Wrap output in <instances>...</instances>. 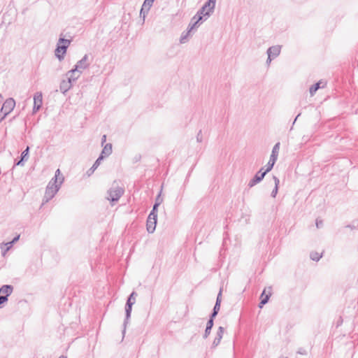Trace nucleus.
Returning a JSON list of instances; mask_svg holds the SVG:
<instances>
[{
	"instance_id": "f257e3e1",
	"label": "nucleus",
	"mask_w": 358,
	"mask_h": 358,
	"mask_svg": "<svg viewBox=\"0 0 358 358\" xmlns=\"http://www.w3.org/2000/svg\"><path fill=\"white\" fill-rule=\"evenodd\" d=\"M216 0H208L191 19V29L198 28L213 13Z\"/></svg>"
},
{
	"instance_id": "f03ea898",
	"label": "nucleus",
	"mask_w": 358,
	"mask_h": 358,
	"mask_svg": "<svg viewBox=\"0 0 358 358\" xmlns=\"http://www.w3.org/2000/svg\"><path fill=\"white\" fill-rule=\"evenodd\" d=\"M64 180V178L63 175L61 173L60 170L57 169L55 171L54 178L51 179L46 187L45 195L43 199V204L48 203L55 196Z\"/></svg>"
},
{
	"instance_id": "7ed1b4c3",
	"label": "nucleus",
	"mask_w": 358,
	"mask_h": 358,
	"mask_svg": "<svg viewBox=\"0 0 358 358\" xmlns=\"http://www.w3.org/2000/svg\"><path fill=\"white\" fill-rule=\"evenodd\" d=\"M71 40L64 38L63 34H60L55 50V56L59 61H62L64 59V56L66 53L69 46L71 44Z\"/></svg>"
},
{
	"instance_id": "20e7f679",
	"label": "nucleus",
	"mask_w": 358,
	"mask_h": 358,
	"mask_svg": "<svg viewBox=\"0 0 358 358\" xmlns=\"http://www.w3.org/2000/svg\"><path fill=\"white\" fill-rule=\"evenodd\" d=\"M124 193V188L116 185V181H114L112 187L108 190V196L106 197L110 201V204L113 206L115 203L117 202L119 199Z\"/></svg>"
},
{
	"instance_id": "39448f33",
	"label": "nucleus",
	"mask_w": 358,
	"mask_h": 358,
	"mask_svg": "<svg viewBox=\"0 0 358 358\" xmlns=\"http://www.w3.org/2000/svg\"><path fill=\"white\" fill-rule=\"evenodd\" d=\"M157 222V212L151 210L146 222V229L149 234H152L155 231Z\"/></svg>"
},
{
	"instance_id": "423d86ee",
	"label": "nucleus",
	"mask_w": 358,
	"mask_h": 358,
	"mask_svg": "<svg viewBox=\"0 0 358 358\" xmlns=\"http://www.w3.org/2000/svg\"><path fill=\"white\" fill-rule=\"evenodd\" d=\"M155 0H145L141 9L140 10V17L143 19V23L145 22V19L146 17V15L150 11V8L152 7L153 2Z\"/></svg>"
},
{
	"instance_id": "0eeeda50",
	"label": "nucleus",
	"mask_w": 358,
	"mask_h": 358,
	"mask_svg": "<svg viewBox=\"0 0 358 358\" xmlns=\"http://www.w3.org/2000/svg\"><path fill=\"white\" fill-rule=\"evenodd\" d=\"M264 168H262L259 171L256 173L255 176L249 181L248 182V187H252L253 186L256 185L259 182H260L264 178V176L266 175L264 171Z\"/></svg>"
},
{
	"instance_id": "6e6552de",
	"label": "nucleus",
	"mask_w": 358,
	"mask_h": 358,
	"mask_svg": "<svg viewBox=\"0 0 358 358\" xmlns=\"http://www.w3.org/2000/svg\"><path fill=\"white\" fill-rule=\"evenodd\" d=\"M281 50V46L280 45H273L268 48L267 50V55H268V60H272L276 57H278Z\"/></svg>"
},
{
	"instance_id": "1a4fd4ad",
	"label": "nucleus",
	"mask_w": 358,
	"mask_h": 358,
	"mask_svg": "<svg viewBox=\"0 0 358 358\" xmlns=\"http://www.w3.org/2000/svg\"><path fill=\"white\" fill-rule=\"evenodd\" d=\"M89 66L90 63L88 62V55H85L74 66V71H82L88 68Z\"/></svg>"
},
{
	"instance_id": "9d476101",
	"label": "nucleus",
	"mask_w": 358,
	"mask_h": 358,
	"mask_svg": "<svg viewBox=\"0 0 358 358\" xmlns=\"http://www.w3.org/2000/svg\"><path fill=\"white\" fill-rule=\"evenodd\" d=\"M42 94L41 92L36 93L34 96L33 113H35L40 110L42 106Z\"/></svg>"
},
{
	"instance_id": "9b49d317",
	"label": "nucleus",
	"mask_w": 358,
	"mask_h": 358,
	"mask_svg": "<svg viewBox=\"0 0 358 358\" xmlns=\"http://www.w3.org/2000/svg\"><path fill=\"white\" fill-rule=\"evenodd\" d=\"M29 150H30L29 146H27L26 149L22 152V153L20 155V160H18L17 162H15V166H23L24 165V163L29 159Z\"/></svg>"
},
{
	"instance_id": "f8f14e48",
	"label": "nucleus",
	"mask_w": 358,
	"mask_h": 358,
	"mask_svg": "<svg viewBox=\"0 0 358 358\" xmlns=\"http://www.w3.org/2000/svg\"><path fill=\"white\" fill-rule=\"evenodd\" d=\"M131 310H132V305H130V303H126V304H125V318H124V323H123L124 329L122 330L123 335L125 334L126 327H127V324L129 323V318L131 317Z\"/></svg>"
},
{
	"instance_id": "ddd939ff",
	"label": "nucleus",
	"mask_w": 358,
	"mask_h": 358,
	"mask_svg": "<svg viewBox=\"0 0 358 358\" xmlns=\"http://www.w3.org/2000/svg\"><path fill=\"white\" fill-rule=\"evenodd\" d=\"M224 328L223 327H220L218 328L216 336L213 341L211 348H215L220 343L224 334Z\"/></svg>"
},
{
	"instance_id": "4468645a",
	"label": "nucleus",
	"mask_w": 358,
	"mask_h": 358,
	"mask_svg": "<svg viewBox=\"0 0 358 358\" xmlns=\"http://www.w3.org/2000/svg\"><path fill=\"white\" fill-rule=\"evenodd\" d=\"M82 71H74V68H73L66 73V76L67 79L73 83L78 79Z\"/></svg>"
},
{
	"instance_id": "2eb2a0df",
	"label": "nucleus",
	"mask_w": 358,
	"mask_h": 358,
	"mask_svg": "<svg viewBox=\"0 0 358 358\" xmlns=\"http://www.w3.org/2000/svg\"><path fill=\"white\" fill-rule=\"evenodd\" d=\"M268 289H270V291L266 294V289H264L260 296V302L258 305L259 308H262L263 306L266 304L271 297V287H268Z\"/></svg>"
},
{
	"instance_id": "dca6fc26",
	"label": "nucleus",
	"mask_w": 358,
	"mask_h": 358,
	"mask_svg": "<svg viewBox=\"0 0 358 358\" xmlns=\"http://www.w3.org/2000/svg\"><path fill=\"white\" fill-rule=\"evenodd\" d=\"M73 83L67 80H63L60 83L59 85V90L63 94H65L66 92H68L71 87H72Z\"/></svg>"
},
{
	"instance_id": "f3484780",
	"label": "nucleus",
	"mask_w": 358,
	"mask_h": 358,
	"mask_svg": "<svg viewBox=\"0 0 358 358\" xmlns=\"http://www.w3.org/2000/svg\"><path fill=\"white\" fill-rule=\"evenodd\" d=\"M326 85V83L323 82L322 80H320L317 82L316 83L311 85L310 87V94L311 96L314 95V94L320 88L324 87Z\"/></svg>"
},
{
	"instance_id": "a211bd4d",
	"label": "nucleus",
	"mask_w": 358,
	"mask_h": 358,
	"mask_svg": "<svg viewBox=\"0 0 358 358\" xmlns=\"http://www.w3.org/2000/svg\"><path fill=\"white\" fill-rule=\"evenodd\" d=\"M13 287L10 285H4L0 288V293L8 298L13 292Z\"/></svg>"
},
{
	"instance_id": "6ab92c4d",
	"label": "nucleus",
	"mask_w": 358,
	"mask_h": 358,
	"mask_svg": "<svg viewBox=\"0 0 358 358\" xmlns=\"http://www.w3.org/2000/svg\"><path fill=\"white\" fill-rule=\"evenodd\" d=\"M112 153V144L107 143L103 148L100 155L99 157H102V160L108 157Z\"/></svg>"
},
{
	"instance_id": "aec40b11",
	"label": "nucleus",
	"mask_w": 358,
	"mask_h": 358,
	"mask_svg": "<svg viewBox=\"0 0 358 358\" xmlns=\"http://www.w3.org/2000/svg\"><path fill=\"white\" fill-rule=\"evenodd\" d=\"M280 142H278L273 147L271 155L270 156V159H272V161L274 160L276 162L278 159V153L280 150Z\"/></svg>"
},
{
	"instance_id": "412c9836",
	"label": "nucleus",
	"mask_w": 358,
	"mask_h": 358,
	"mask_svg": "<svg viewBox=\"0 0 358 358\" xmlns=\"http://www.w3.org/2000/svg\"><path fill=\"white\" fill-rule=\"evenodd\" d=\"M213 325H214V320L208 319V320L207 322V324H206V329H205L204 334L203 335V338L204 339L207 338L208 337V336L210 335L211 329H212Z\"/></svg>"
},
{
	"instance_id": "4be33fe9",
	"label": "nucleus",
	"mask_w": 358,
	"mask_h": 358,
	"mask_svg": "<svg viewBox=\"0 0 358 358\" xmlns=\"http://www.w3.org/2000/svg\"><path fill=\"white\" fill-rule=\"evenodd\" d=\"M101 161H102V157H99L96 159V160L95 161V162L94 163L92 166L87 171V175L88 176H90L94 172V171L100 165V163H101Z\"/></svg>"
},
{
	"instance_id": "5701e85b",
	"label": "nucleus",
	"mask_w": 358,
	"mask_h": 358,
	"mask_svg": "<svg viewBox=\"0 0 358 358\" xmlns=\"http://www.w3.org/2000/svg\"><path fill=\"white\" fill-rule=\"evenodd\" d=\"M194 29H191V22H190L189 24V26H188L187 31L186 32L184 31V32L182 33V35H181L180 38V42L181 43H185L187 41L188 36L191 34V32Z\"/></svg>"
},
{
	"instance_id": "b1692460",
	"label": "nucleus",
	"mask_w": 358,
	"mask_h": 358,
	"mask_svg": "<svg viewBox=\"0 0 358 358\" xmlns=\"http://www.w3.org/2000/svg\"><path fill=\"white\" fill-rule=\"evenodd\" d=\"M220 306L221 305L219 304V302H215V306L213 308V310L209 315V319H210L212 320H215V318L216 317V316L217 315V314L220 311Z\"/></svg>"
},
{
	"instance_id": "393cba45",
	"label": "nucleus",
	"mask_w": 358,
	"mask_h": 358,
	"mask_svg": "<svg viewBox=\"0 0 358 358\" xmlns=\"http://www.w3.org/2000/svg\"><path fill=\"white\" fill-rule=\"evenodd\" d=\"M13 246V245L9 241L7 243H3L1 245V255L4 257L6 252Z\"/></svg>"
},
{
	"instance_id": "a878e982",
	"label": "nucleus",
	"mask_w": 358,
	"mask_h": 358,
	"mask_svg": "<svg viewBox=\"0 0 358 358\" xmlns=\"http://www.w3.org/2000/svg\"><path fill=\"white\" fill-rule=\"evenodd\" d=\"M161 192L159 193V194L157 196L155 202L152 206V210H154L155 212H157L159 206L162 203L163 199L161 197Z\"/></svg>"
},
{
	"instance_id": "bb28decb",
	"label": "nucleus",
	"mask_w": 358,
	"mask_h": 358,
	"mask_svg": "<svg viewBox=\"0 0 358 358\" xmlns=\"http://www.w3.org/2000/svg\"><path fill=\"white\" fill-rule=\"evenodd\" d=\"M273 180H274V182H275V187L272 190L271 196L272 197L275 198L277 194H278V185H279V183H280V180L276 176H273Z\"/></svg>"
},
{
	"instance_id": "cd10ccee",
	"label": "nucleus",
	"mask_w": 358,
	"mask_h": 358,
	"mask_svg": "<svg viewBox=\"0 0 358 358\" xmlns=\"http://www.w3.org/2000/svg\"><path fill=\"white\" fill-rule=\"evenodd\" d=\"M137 296V293L135 291H133L130 295L128 296L127 300V303H129L130 305H134L136 303V298Z\"/></svg>"
},
{
	"instance_id": "c85d7f7f",
	"label": "nucleus",
	"mask_w": 358,
	"mask_h": 358,
	"mask_svg": "<svg viewBox=\"0 0 358 358\" xmlns=\"http://www.w3.org/2000/svg\"><path fill=\"white\" fill-rule=\"evenodd\" d=\"M322 257V253L320 254L317 252H312L310 254V258L315 262H318Z\"/></svg>"
},
{
	"instance_id": "c756f323",
	"label": "nucleus",
	"mask_w": 358,
	"mask_h": 358,
	"mask_svg": "<svg viewBox=\"0 0 358 358\" xmlns=\"http://www.w3.org/2000/svg\"><path fill=\"white\" fill-rule=\"evenodd\" d=\"M275 161L271 159H269V161L267 163V164L266 165V169L264 171H263L266 174L267 173H268L270 171L272 170V169L273 168L274 166V164H275Z\"/></svg>"
},
{
	"instance_id": "7c9ffc66",
	"label": "nucleus",
	"mask_w": 358,
	"mask_h": 358,
	"mask_svg": "<svg viewBox=\"0 0 358 358\" xmlns=\"http://www.w3.org/2000/svg\"><path fill=\"white\" fill-rule=\"evenodd\" d=\"M315 224L317 228L320 229L323 226V221L317 218L316 219Z\"/></svg>"
},
{
	"instance_id": "2f4dec72",
	"label": "nucleus",
	"mask_w": 358,
	"mask_h": 358,
	"mask_svg": "<svg viewBox=\"0 0 358 358\" xmlns=\"http://www.w3.org/2000/svg\"><path fill=\"white\" fill-rule=\"evenodd\" d=\"M221 301H222V289H220V290L217 296L215 302H219V304L221 305Z\"/></svg>"
},
{
	"instance_id": "473e14b6",
	"label": "nucleus",
	"mask_w": 358,
	"mask_h": 358,
	"mask_svg": "<svg viewBox=\"0 0 358 358\" xmlns=\"http://www.w3.org/2000/svg\"><path fill=\"white\" fill-rule=\"evenodd\" d=\"M196 141L199 143H201L202 141V134H201V130H199L196 135Z\"/></svg>"
},
{
	"instance_id": "72a5a7b5",
	"label": "nucleus",
	"mask_w": 358,
	"mask_h": 358,
	"mask_svg": "<svg viewBox=\"0 0 358 358\" xmlns=\"http://www.w3.org/2000/svg\"><path fill=\"white\" fill-rule=\"evenodd\" d=\"M20 235H17L15 236L12 241H10V242L14 245L17 241H18V240L20 239Z\"/></svg>"
},
{
	"instance_id": "f704fd0d",
	"label": "nucleus",
	"mask_w": 358,
	"mask_h": 358,
	"mask_svg": "<svg viewBox=\"0 0 358 358\" xmlns=\"http://www.w3.org/2000/svg\"><path fill=\"white\" fill-rule=\"evenodd\" d=\"M106 141V135H103L101 137V144L103 145Z\"/></svg>"
},
{
	"instance_id": "c9c22d12",
	"label": "nucleus",
	"mask_w": 358,
	"mask_h": 358,
	"mask_svg": "<svg viewBox=\"0 0 358 358\" xmlns=\"http://www.w3.org/2000/svg\"><path fill=\"white\" fill-rule=\"evenodd\" d=\"M343 323V319L341 317L337 322V327L340 326Z\"/></svg>"
},
{
	"instance_id": "e433bc0d",
	"label": "nucleus",
	"mask_w": 358,
	"mask_h": 358,
	"mask_svg": "<svg viewBox=\"0 0 358 358\" xmlns=\"http://www.w3.org/2000/svg\"><path fill=\"white\" fill-rule=\"evenodd\" d=\"M298 353L299 354H301V355H305L306 354V351L303 349H300L299 351H298Z\"/></svg>"
},
{
	"instance_id": "4c0bfd02",
	"label": "nucleus",
	"mask_w": 358,
	"mask_h": 358,
	"mask_svg": "<svg viewBox=\"0 0 358 358\" xmlns=\"http://www.w3.org/2000/svg\"><path fill=\"white\" fill-rule=\"evenodd\" d=\"M4 115L1 114L0 115V122L5 118Z\"/></svg>"
},
{
	"instance_id": "58836bf2",
	"label": "nucleus",
	"mask_w": 358,
	"mask_h": 358,
	"mask_svg": "<svg viewBox=\"0 0 358 358\" xmlns=\"http://www.w3.org/2000/svg\"><path fill=\"white\" fill-rule=\"evenodd\" d=\"M301 115V113H299L296 117H295L294 122H293V124L295 123V122L296 121L297 118Z\"/></svg>"
},
{
	"instance_id": "ea45409f",
	"label": "nucleus",
	"mask_w": 358,
	"mask_h": 358,
	"mask_svg": "<svg viewBox=\"0 0 358 358\" xmlns=\"http://www.w3.org/2000/svg\"><path fill=\"white\" fill-rule=\"evenodd\" d=\"M59 358H67L66 356L61 355Z\"/></svg>"
},
{
	"instance_id": "a19ab883",
	"label": "nucleus",
	"mask_w": 358,
	"mask_h": 358,
	"mask_svg": "<svg viewBox=\"0 0 358 358\" xmlns=\"http://www.w3.org/2000/svg\"><path fill=\"white\" fill-rule=\"evenodd\" d=\"M271 62V60H268V59L266 60L267 64H269Z\"/></svg>"
},
{
	"instance_id": "79ce46f5",
	"label": "nucleus",
	"mask_w": 358,
	"mask_h": 358,
	"mask_svg": "<svg viewBox=\"0 0 358 358\" xmlns=\"http://www.w3.org/2000/svg\"><path fill=\"white\" fill-rule=\"evenodd\" d=\"M285 358H288V357H285Z\"/></svg>"
}]
</instances>
